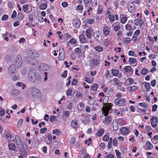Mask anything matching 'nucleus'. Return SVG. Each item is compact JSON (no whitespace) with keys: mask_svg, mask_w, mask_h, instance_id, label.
<instances>
[{"mask_svg":"<svg viewBox=\"0 0 158 158\" xmlns=\"http://www.w3.org/2000/svg\"><path fill=\"white\" fill-rule=\"evenodd\" d=\"M36 72L34 68H30L29 70L28 78L30 81L34 82L37 81L38 82L40 81V78L39 76H36Z\"/></svg>","mask_w":158,"mask_h":158,"instance_id":"nucleus-1","label":"nucleus"},{"mask_svg":"<svg viewBox=\"0 0 158 158\" xmlns=\"http://www.w3.org/2000/svg\"><path fill=\"white\" fill-rule=\"evenodd\" d=\"M31 94L34 98H40L41 97V94L39 90L33 87L31 88Z\"/></svg>","mask_w":158,"mask_h":158,"instance_id":"nucleus-2","label":"nucleus"},{"mask_svg":"<svg viewBox=\"0 0 158 158\" xmlns=\"http://www.w3.org/2000/svg\"><path fill=\"white\" fill-rule=\"evenodd\" d=\"M112 104L110 103H108L107 105L102 108V110L103 113L104 114V115L106 116L108 115L110 111L111 110V107L112 106Z\"/></svg>","mask_w":158,"mask_h":158,"instance_id":"nucleus-3","label":"nucleus"},{"mask_svg":"<svg viewBox=\"0 0 158 158\" xmlns=\"http://www.w3.org/2000/svg\"><path fill=\"white\" fill-rule=\"evenodd\" d=\"M94 39L98 43H101L102 40V36L99 31L94 32L93 34Z\"/></svg>","mask_w":158,"mask_h":158,"instance_id":"nucleus-4","label":"nucleus"},{"mask_svg":"<svg viewBox=\"0 0 158 158\" xmlns=\"http://www.w3.org/2000/svg\"><path fill=\"white\" fill-rule=\"evenodd\" d=\"M115 103L118 106H124L125 105V100L124 98H117L115 100Z\"/></svg>","mask_w":158,"mask_h":158,"instance_id":"nucleus-5","label":"nucleus"},{"mask_svg":"<svg viewBox=\"0 0 158 158\" xmlns=\"http://www.w3.org/2000/svg\"><path fill=\"white\" fill-rule=\"evenodd\" d=\"M21 154L23 156H25L27 155L29 152V149L28 147L26 145H23V149L22 150H20Z\"/></svg>","mask_w":158,"mask_h":158,"instance_id":"nucleus-6","label":"nucleus"},{"mask_svg":"<svg viewBox=\"0 0 158 158\" xmlns=\"http://www.w3.org/2000/svg\"><path fill=\"white\" fill-rule=\"evenodd\" d=\"M151 121L152 126L153 127L155 128L156 127L158 123V119L156 117L153 116L152 117L151 119Z\"/></svg>","mask_w":158,"mask_h":158,"instance_id":"nucleus-7","label":"nucleus"},{"mask_svg":"<svg viewBox=\"0 0 158 158\" xmlns=\"http://www.w3.org/2000/svg\"><path fill=\"white\" fill-rule=\"evenodd\" d=\"M16 71V67L14 64L11 65L8 68L9 73L10 74H14Z\"/></svg>","mask_w":158,"mask_h":158,"instance_id":"nucleus-8","label":"nucleus"},{"mask_svg":"<svg viewBox=\"0 0 158 158\" xmlns=\"http://www.w3.org/2000/svg\"><path fill=\"white\" fill-rule=\"evenodd\" d=\"M73 24L75 26V27L76 28H78L80 25L81 23L78 19H76L73 20Z\"/></svg>","mask_w":158,"mask_h":158,"instance_id":"nucleus-9","label":"nucleus"},{"mask_svg":"<svg viewBox=\"0 0 158 158\" xmlns=\"http://www.w3.org/2000/svg\"><path fill=\"white\" fill-rule=\"evenodd\" d=\"M110 31V27H108L107 26H105L103 28V31L105 36H106L109 35Z\"/></svg>","mask_w":158,"mask_h":158,"instance_id":"nucleus-10","label":"nucleus"},{"mask_svg":"<svg viewBox=\"0 0 158 158\" xmlns=\"http://www.w3.org/2000/svg\"><path fill=\"white\" fill-rule=\"evenodd\" d=\"M41 1H44L45 2V3L40 4L39 6V8L42 10H45L47 7V2L46 0H41Z\"/></svg>","mask_w":158,"mask_h":158,"instance_id":"nucleus-11","label":"nucleus"},{"mask_svg":"<svg viewBox=\"0 0 158 158\" xmlns=\"http://www.w3.org/2000/svg\"><path fill=\"white\" fill-rule=\"evenodd\" d=\"M48 66L47 64H41L39 66V69L41 71H45L48 69Z\"/></svg>","mask_w":158,"mask_h":158,"instance_id":"nucleus-12","label":"nucleus"},{"mask_svg":"<svg viewBox=\"0 0 158 158\" xmlns=\"http://www.w3.org/2000/svg\"><path fill=\"white\" fill-rule=\"evenodd\" d=\"M26 60H27L28 63L34 65L35 64V59L29 57H26Z\"/></svg>","mask_w":158,"mask_h":158,"instance_id":"nucleus-13","label":"nucleus"},{"mask_svg":"<svg viewBox=\"0 0 158 158\" xmlns=\"http://www.w3.org/2000/svg\"><path fill=\"white\" fill-rule=\"evenodd\" d=\"M140 30H137L135 32L131 40H133L134 41H135L137 39L136 38L137 36L139 34Z\"/></svg>","mask_w":158,"mask_h":158,"instance_id":"nucleus-14","label":"nucleus"},{"mask_svg":"<svg viewBox=\"0 0 158 158\" xmlns=\"http://www.w3.org/2000/svg\"><path fill=\"white\" fill-rule=\"evenodd\" d=\"M79 40L81 43H86L87 40L86 37L84 35H81L79 36Z\"/></svg>","mask_w":158,"mask_h":158,"instance_id":"nucleus-15","label":"nucleus"},{"mask_svg":"<svg viewBox=\"0 0 158 158\" xmlns=\"http://www.w3.org/2000/svg\"><path fill=\"white\" fill-rule=\"evenodd\" d=\"M112 120V118L110 116L106 117L104 120L103 121L104 123H110Z\"/></svg>","mask_w":158,"mask_h":158,"instance_id":"nucleus-16","label":"nucleus"},{"mask_svg":"<svg viewBox=\"0 0 158 158\" xmlns=\"http://www.w3.org/2000/svg\"><path fill=\"white\" fill-rule=\"evenodd\" d=\"M91 34L92 30L91 29L88 28L85 31V35L88 39H91Z\"/></svg>","mask_w":158,"mask_h":158,"instance_id":"nucleus-17","label":"nucleus"},{"mask_svg":"<svg viewBox=\"0 0 158 158\" xmlns=\"http://www.w3.org/2000/svg\"><path fill=\"white\" fill-rule=\"evenodd\" d=\"M121 131L122 134L124 135H127L128 133V130L126 127H123L121 130Z\"/></svg>","mask_w":158,"mask_h":158,"instance_id":"nucleus-18","label":"nucleus"},{"mask_svg":"<svg viewBox=\"0 0 158 158\" xmlns=\"http://www.w3.org/2000/svg\"><path fill=\"white\" fill-rule=\"evenodd\" d=\"M9 148L10 150H15L16 148V147L15 144L13 143H11L8 145Z\"/></svg>","mask_w":158,"mask_h":158,"instance_id":"nucleus-19","label":"nucleus"},{"mask_svg":"<svg viewBox=\"0 0 158 158\" xmlns=\"http://www.w3.org/2000/svg\"><path fill=\"white\" fill-rule=\"evenodd\" d=\"M146 146L148 148V150H151L152 149L153 147L152 144L150 142L148 141L146 144Z\"/></svg>","mask_w":158,"mask_h":158,"instance_id":"nucleus-20","label":"nucleus"},{"mask_svg":"<svg viewBox=\"0 0 158 158\" xmlns=\"http://www.w3.org/2000/svg\"><path fill=\"white\" fill-rule=\"evenodd\" d=\"M61 133V131L58 129H56L53 130L52 133L55 134L56 135H60Z\"/></svg>","mask_w":158,"mask_h":158,"instance_id":"nucleus-21","label":"nucleus"},{"mask_svg":"<svg viewBox=\"0 0 158 158\" xmlns=\"http://www.w3.org/2000/svg\"><path fill=\"white\" fill-rule=\"evenodd\" d=\"M22 64V60L21 59H17L16 60V66L18 67H20Z\"/></svg>","mask_w":158,"mask_h":158,"instance_id":"nucleus-22","label":"nucleus"},{"mask_svg":"<svg viewBox=\"0 0 158 158\" xmlns=\"http://www.w3.org/2000/svg\"><path fill=\"white\" fill-rule=\"evenodd\" d=\"M132 69L130 66H128L125 67L124 70L126 72L129 73L131 72Z\"/></svg>","mask_w":158,"mask_h":158,"instance_id":"nucleus-23","label":"nucleus"},{"mask_svg":"<svg viewBox=\"0 0 158 158\" xmlns=\"http://www.w3.org/2000/svg\"><path fill=\"white\" fill-rule=\"evenodd\" d=\"M111 73L113 76H116L118 74V71L116 69H113L112 70Z\"/></svg>","mask_w":158,"mask_h":158,"instance_id":"nucleus-24","label":"nucleus"},{"mask_svg":"<svg viewBox=\"0 0 158 158\" xmlns=\"http://www.w3.org/2000/svg\"><path fill=\"white\" fill-rule=\"evenodd\" d=\"M113 128L114 131H117L118 128V124L116 122L113 123Z\"/></svg>","mask_w":158,"mask_h":158,"instance_id":"nucleus-25","label":"nucleus"},{"mask_svg":"<svg viewBox=\"0 0 158 158\" xmlns=\"http://www.w3.org/2000/svg\"><path fill=\"white\" fill-rule=\"evenodd\" d=\"M114 81L116 83V85L119 86H121L122 85L121 83L119 81L117 78H114Z\"/></svg>","mask_w":158,"mask_h":158,"instance_id":"nucleus-26","label":"nucleus"},{"mask_svg":"<svg viewBox=\"0 0 158 158\" xmlns=\"http://www.w3.org/2000/svg\"><path fill=\"white\" fill-rule=\"evenodd\" d=\"M15 139L16 142L17 144L22 143L21 140L18 135H15Z\"/></svg>","mask_w":158,"mask_h":158,"instance_id":"nucleus-27","label":"nucleus"},{"mask_svg":"<svg viewBox=\"0 0 158 158\" xmlns=\"http://www.w3.org/2000/svg\"><path fill=\"white\" fill-rule=\"evenodd\" d=\"M130 91H134L137 90L138 87L136 86H132L128 87Z\"/></svg>","mask_w":158,"mask_h":158,"instance_id":"nucleus-28","label":"nucleus"},{"mask_svg":"<svg viewBox=\"0 0 158 158\" xmlns=\"http://www.w3.org/2000/svg\"><path fill=\"white\" fill-rule=\"evenodd\" d=\"M155 140H158V135H156L154 136L152 139H151V141L153 143H157V142H155Z\"/></svg>","mask_w":158,"mask_h":158,"instance_id":"nucleus-29","label":"nucleus"},{"mask_svg":"<svg viewBox=\"0 0 158 158\" xmlns=\"http://www.w3.org/2000/svg\"><path fill=\"white\" fill-rule=\"evenodd\" d=\"M148 73V70L146 68L142 69L141 71V74L143 75H146Z\"/></svg>","mask_w":158,"mask_h":158,"instance_id":"nucleus-30","label":"nucleus"},{"mask_svg":"<svg viewBox=\"0 0 158 158\" xmlns=\"http://www.w3.org/2000/svg\"><path fill=\"white\" fill-rule=\"evenodd\" d=\"M104 130L103 129H101L98 131L97 133V135L98 136H101L104 133Z\"/></svg>","mask_w":158,"mask_h":158,"instance_id":"nucleus-31","label":"nucleus"},{"mask_svg":"<svg viewBox=\"0 0 158 158\" xmlns=\"http://www.w3.org/2000/svg\"><path fill=\"white\" fill-rule=\"evenodd\" d=\"M108 97L107 96H105L103 100V103L104 104V105L105 106L106 105V103L108 102Z\"/></svg>","mask_w":158,"mask_h":158,"instance_id":"nucleus-32","label":"nucleus"},{"mask_svg":"<svg viewBox=\"0 0 158 158\" xmlns=\"http://www.w3.org/2000/svg\"><path fill=\"white\" fill-rule=\"evenodd\" d=\"M98 87V85L97 84L94 83L93 84L92 86L91 89H92L94 90H96Z\"/></svg>","mask_w":158,"mask_h":158,"instance_id":"nucleus-33","label":"nucleus"},{"mask_svg":"<svg viewBox=\"0 0 158 158\" xmlns=\"http://www.w3.org/2000/svg\"><path fill=\"white\" fill-rule=\"evenodd\" d=\"M16 85L19 86H20V87L22 86V88L23 89H24L26 86L25 85H24V84H23V83H22L21 82H18L16 83Z\"/></svg>","mask_w":158,"mask_h":158,"instance_id":"nucleus-34","label":"nucleus"},{"mask_svg":"<svg viewBox=\"0 0 158 158\" xmlns=\"http://www.w3.org/2000/svg\"><path fill=\"white\" fill-rule=\"evenodd\" d=\"M130 41V39L128 37H126L123 39V43L126 44V43H128Z\"/></svg>","mask_w":158,"mask_h":158,"instance_id":"nucleus-35","label":"nucleus"},{"mask_svg":"<svg viewBox=\"0 0 158 158\" xmlns=\"http://www.w3.org/2000/svg\"><path fill=\"white\" fill-rule=\"evenodd\" d=\"M129 62L131 64L134 63L136 61V59L135 58H130L129 59Z\"/></svg>","mask_w":158,"mask_h":158,"instance_id":"nucleus-36","label":"nucleus"},{"mask_svg":"<svg viewBox=\"0 0 158 158\" xmlns=\"http://www.w3.org/2000/svg\"><path fill=\"white\" fill-rule=\"evenodd\" d=\"M24 17L23 14L20 12L18 14V19L20 20L23 19Z\"/></svg>","mask_w":158,"mask_h":158,"instance_id":"nucleus-37","label":"nucleus"},{"mask_svg":"<svg viewBox=\"0 0 158 158\" xmlns=\"http://www.w3.org/2000/svg\"><path fill=\"white\" fill-rule=\"evenodd\" d=\"M59 56V59L60 60H63L64 58V54L63 53H60Z\"/></svg>","mask_w":158,"mask_h":158,"instance_id":"nucleus-38","label":"nucleus"},{"mask_svg":"<svg viewBox=\"0 0 158 158\" xmlns=\"http://www.w3.org/2000/svg\"><path fill=\"white\" fill-rule=\"evenodd\" d=\"M91 61L95 65H97L99 64V61L97 59H92Z\"/></svg>","mask_w":158,"mask_h":158,"instance_id":"nucleus-39","label":"nucleus"},{"mask_svg":"<svg viewBox=\"0 0 158 158\" xmlns=\"http://www.w3.org/2000/svg\"><path fill=\"white\" fill-rule=\"evenodd\" d=\"M23 123V120L22 119H20L17 123V126L20 127L22 126Z\"/></svg>","mask_w":158,"mask_h":158,"instance_id":"nucleus-40","label":"nucleus"},{"mask_svg":"<svg viewBox=\"0 0 158 158\" xmlns=\"http://www.w3.org/2000/svg\"><path fill=\"white\" fill-rule=\"evenodd\" d=\"M127 20V18L126 17H123L121 19V22L123 24L125 23Z\"/></svg>","mask_w":158,"mask_h":158,"instance_id":"nucleus-41","label":"nucleus"},{"mask_svg":"<svg viewBox=\"0 0 158 158\" xmlns=\"http://www.w3.org/2000/svg\"><path fill=\"white\" fill-rule=\"evenodd\" d=\"M134 5L130 6V7L128 8V10L129 12H132L134 9Z\"/></svg>","mask_w":158,"mask_h":158,"instance_id":"nucleus-42","label":"nucleus"},{"mask_svg":"<svg viewBox=\"0 0 158 158\" xmlns=\"http://www.w3.org/2000/svg\"><path fill=\"white\" fill-rule=\"evenodd\" d=\"M145 86L147 89L148 91V89H150V85L149 83L146 82L145 85Z\"/></svg>","mask_w":158,"mask_h":158,"instance_id":"nucleus-43","label":"nucleus"},{"mask_svg":"<svg viewBox=\"0 0 158 158\" xmlns=\"http://www.w3.org/2000/svg\"><path fill=\"white\" fill-rule=\"evenodd\" d=\"M109 139V137L107 135H105L103 137L102 139L103 140L107 142L108 141Z\"/></svg>","mask_w":158,"mask_h":158,"instance_id":"nucleus-44","label":"nucleus"},{"mask_svg":"<svg viewBox=\"0 0 158 158\" xmlns=\"http://www.w3.org/2000/svg\"><path fill=\"white\" fill-rule=\"evenodd\" d=\"M120 27L119 25H116L114 26V29L115 31H117L119 29Z\"/></svg>","mask_w":158,"mask_h":158,"instance_id":"nucleus-45","label":"nucleus"},{"mask_svg":"<svg viewBox=\"0 0 158 158\" xmlns=\"http://www.w3.org/2000/svg\"><path fill=\"white\" fill-rule=\"evenodd\" d=\"M109 20L110 22H113L114 20V17L113 15H111L109 16Z\"/></svg>","mask_w":158,"mask_h":158,"instance_id":"nucleus-46","label":"nucleus"},{"mask_svg":"<svg viewBox=\"0 0 158 158\" xmlns=\"http://www.w3.org/2000/svg\"><path fill=\"white\" fill-rule=\"evenodd\" d=\"M8 18V16L6 15H3L2 18V20L3 21H6Z\"/></svg>","mask_w":158,"mask_h":158,"instance_id":"nucleus-47","label":"nucleus"},{"mask_svg":"<svg viewBox=\"0 0 158 158\" xmlns=\"http://www.w3.org/2000/svg\"><path fill=\"white\" fill-rule=\"evenodd\" d=\"M95 49L97 51L100 52H101L102 50V47L100 46H97L95 48Z\"/></svg>","mask_w":158,"mask_h":158,"instance_id":"nucleus-48","label":"nucleus"},{"mask_svg":"<svg viewBox=\"0 0 158 158\" xmlns=\"http://www.w3.org/2000/svg\"><path fill=\"white\" fill-rule=\"evenodd\" d=\"M56 118V116H55L54 115H52L51 116H50V118H49V120L50 121L52 122L54 121L55 120Z\"/></svg>","mask_w":158,"mask_h":158,"instance_id":"nucleus-49","label":"nucleus"},{"mask_svg":"<svg viewBox=\"0 0 158 158\" xmlns=\"http://www.w3.org/2000/svg\"><path fill=\"white\" fill-rule=\"evenodd\" d=\"M115 152H116V154L117 157L118 158H121L120 157L121 155V153L119 152V151L117 150L116 149L115 150Z\"/></svg>","mask_w":158,"mask_h":158,"instance_id":"nucleus-50","label":"nucleus"},{"mask_svg":"<svg viewBox=\"0 0 158 158\" xmlns=\"http://www.w3.org/2000/svg\"><path fill=\"white\" fill-rule=\"evenodd\" d=\"M29 19V22L30 23H32L33 20V15L31 14H29L28 15Z\"/></svg>","mask_w":158,"mask_h":158,"instance_id":"nucleus-51","label":"nucleus"},{"mask_svg":"<svg viewBox=\"0 0 158 158\" xmlns=\"http://www.w3.org/2000/svg\"><path fill=\"white\" fill-rule=\"evenodd\" d=\"M125 27L126 29L128 30H130L131 29V25L128 24L126 25L125 26Z\"/></svg>","mask_w":158,"mask_h":158,"instance_id":"nucleus-52","label":"nucleus"},{"mask_svg":"<svg viewBox=\"0 0 158 158\" xmlns=\"http://www.w3.org/2000/svg\"><path fill=\"white\" fill-rule=\"evenodd\" d=\"M137 20H138L139 25L140 26H142V25H143L144 23L142 21V20L140 19H138Z\"/></svg>","mask_w":158,"mask_h":158,"instance_id":"nucleus-53","label":"nucleus"},{"mask_svg":"<svg viewBox=\"0 0 158 158\" xmlns=\"http://www.w3.org/2000/svg\"><path fill=\"white\" fill-rule=\"evenodd\" d=\"M77 81L76 79L74 78L73 79L72 81V85H77Z\"/></svg>","mask_w":158,"mask_h":158,"instance_id":"nucleus-54","label":"nucleus"},{"mask_svg":"<svg viewBox=\"0 0 158 158\" xmlns=\"http://www.w3.org/2000/svg\"><path fill=\"white\" fill-rule=\"evenodd\" d=\"M47 130V128L46 127L41 128L40 129V132L41 133H43L46 131Z\"/></svg>","mask_w":158,"mask_h":158,"instance_id":"nucleus-55","label":"nucleus"},{"mask_svg":"<svg viewBox=\"0 0 158 158\" xmlns=\"http://www.w3.org/2000/svg\"><path fill=\"white\" fill-rule=\"evenodd\" d=\"M113 146H117V139H114L113 141Z\"/></svg>","mask_w":158,"mask_h":158,"instance_id":"nucleus-56","label":"nucleus"},{"mask_svg":"<svg viewBox=\"0 0 158 158\" xmlns=\"http://www.w3.org/2000/svg\"><path fill=\"white\" fill-rule=\"evenodd\" d=\"M94 21V20L93 19H89L87 21V23L89 24H91L93 23Z\"/></svg>","mask_w":158,"mask_h":158,"instance_id":"nucleus-57","label":"nucleus"},{"mask_svg":"<svg viewBox=\"0 0 158 158\" xmlns=\"http://www.w3.org/2000/svg\"><path fill=\"white\" fill-rule=\"evenodd\" d=\"M80 158H90L89 155L87 154L85 155H83L80 156Z\"/></svg>","mask_w":158,"mask_h":158,"instance_id":"nucleus-58","label":"nucleus"},{"mask_svg":"<svg viewBox=\"0 0 158 158\" xmlns=\"http://www.w3.org/2000/svg\"><path fill=\"white\" fill-rule=\"evenodd\" d=\"M23 10L25 11H27L28 10V6L27 5H24L23 6Z\"/></svg>","mask_w":158,"mask_h":158,"instance_id":"nucleus-59","label":"nucleus"},{"mask_svg":"<svg viewBox=\"0 0 158 158\" xmlns=\"http://www.w3.org/2000/svg\"><path fill=\"white\" fill-rule=\"evenodd\" d=\"M84 1L85 4V6H88V4H89V3H91V0H84Z\"/></svg>","mask_w":158,"mask_h":158,"instance_id":"nucleus-60","label":"nucleus"},{"mask_svg":"<svg viewBox=\"0 0 158 158\" xmlns=\"http://www.w3.org/2000/svg\"><path fill=\"white\" fill-rule=\"evenodd\" d=\"M70 113L69 111L66 110L64 112V115L65 116L69 117V115Z\"/></svg>","mask_w":158,"mask_h":158,"instance_id":"nucleus-61","label":"nucleus"},{"mask_svg":"<svg viewBox=\"0 0 158 158\" xmlns=\"http://www.w3.org/2000/svg\"><path fill=\"white\" fill-rule=\"evenodd\" d=\"M157 108V105L156 104L153 105L152 106V111L154 112L156 111Z\"/></svg>","mask_w":158,"mask_h":158,"instance_id":"nucleus-62","label":"nucleus"},{"mask_svg":"<svg viewBox=\"0 0 158 158\" xmlns=\"http://www.w3.org/2000/svg\"><path fill=\"white\" fill-rule=\"evenodd\" d=\"M85 81L88 83H91V80L88 77H85Z\"/></svg>","mask_w":158,"mask_h":158,"instance_id":"nucleus-63","label":"nucleus"},{"mask_svg":"<svg viewBox=\"0 0 158 158\" xmlns=\"http://www.w3.org/2000/svg\"><path fill=\"white\" fill-rule=\"evenodd\" d=\"M77 8L78 10H82L83 9V6L81 5H78L77 6Z\"/></svg>","mask_w":158,"mask_h":158,"instance_id":"nucleus-64","label":"nucleus"}]
</instances>
